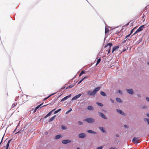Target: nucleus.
I'll list each match as a JSON object with an SVG mask.
<instances>
[{
	"label": "nucleus",
	"instance_id": "a878e982",
	"mask_svg": "<svg viewBox=\"0 0 149 149\" xmlns=\"http://www.w3.org/2000/svg\"><path fill=\"white\" fill-rule=\"evenodd\" d=\"M61 110V109H58V110L55 111L54 113V114H55L57 113H58V112L60 111Z\"/></svg>",
	"mask_w": 149,
	"mask_h": 149
},
{
	"label": "nucleus",
	"instance_id": "7c9ffc66",
	"mask_svg": "<svg viewBox=\"0 0 149 149\" xmlns=\"http://www.w3.org/2000/svg\"><path fill=\"white\" fill-rule=\"evenodd\" d=\"M54 94H51V95H49V96H48V97H47L46 98H45V99H43V100H45L47 99L48 98L50 97L52 95H53Z\"/></svg>",
	"mask_w": 149,
	"mask_h": 149
},
{
	"label": "nucleus",
	"instance_id": "13d9d810",
	"mask_svg": "<svg viewBox=\"0 0 149 149\" xmlns=\"http://www.w3.org/2000/svg\"><path fill=\"white\" fill-rule=\"evenodd\" d=\"M77 149H81L79 148L78 147L77 148Z\"/></svg>",
	"mask_w": 149,
	"mask_h": 149
},
{
	"label": "nucleus",
	"instance_id": "4d7b16f0",
	"mask_svg": "<svg viewBox=\"0 0 149 149\" xmlns=\"http://www.w3.org/2000/svg\"><path fill=\"white\" fill-rule=\"evenodd\" d=\"M48 104H46V105H43V106H42V107H45L46 106H47V105Z\"/></svg>",
	"mask_w": 149,
	"mask_h": 149
},
{
	"label": "nucleus",
	"instance_id": "c85d7f7f",
	"mask_svg": "<svg viewBox=\"0 0 149 149\" xmlns=\"http://www.w3.org/2000/svg\"><path fill=\"white\" fill-rule=\"evenodd\" d=\"M100 61H101L100 58H99V59H98L97 61V63L96 64V65H98L100 63Z\"/></svg>",
	"mask_w": 149,
	"mask_h": 149
},
{
	"label": "nucleus",
	"instance_id": "dca6fc26",
	"mask_svg": "<svg viewBox=\"0 0 149 149\" xmlns=\"http://www.w3.org/2000/svg\"><path fill=\"white\" fill-rule=\"evenodd\" d=\"M99 129L103 132H105L104 129L102 127H100Z\"/></svg>",
	"mask_w": 149,
	"mask_h": 149
},
{
	"label": "nucleus",
	"instance_id": "bf43d9fd",
	"mask_svg": "<svg viewBox=\"0 0 149 149\" xmlns=\"http://www.w3.org/2000/svg\"><path fill=\"white\" fill-rule=\"evenodd\" d=\"M129 23H128L127 24V25H129Z\"/></svg>",
	"mask_w": 149,
	"mask_h": 149
},
{
	"label": "nucleus",
	"instance_id": "5fc2aeb1",
	"mask_svg": "<svg viewBox=\"0 0 149 149\" xmlns=\"http://www.w3.org/2000/svg\"><path fill=\"white\" fill-rule=\"evenodd\" d=\"M37 109H36H36H35V110H34V112H36V111Z\"/></svg>",
	"mask_w": 149,
	"mask_h": 149
},
{
	"label": "nucleus",
	"instance_id": "8fccbe9b",
	"mask_svg": "<svg viewBox=\"0 0 149 149\" xmlns=\"http://www.w3.org/2000/svg\"><path fill=\"white\" fill-rule=\"evenodd\" d=\"M17 128H16L15 130H14V132H15V131H16V129H17Z\"/></svg>",
	"mask_w": 149,
	"mask_h": 149
},
{
	"label": "nucleus",
	"instance_id": "c756f323",
	"mask_svg": "<svg viewBox=\"0 0 149 149\" xmlns=\"http://www.w3.org/2000/svg\"><path fill=\"white\" fill-rule=\"evenodd\" d=\"M72 110V109L71 108H70L69 109V110L67 111L66 113H65V114H68V113L70 112Z\"/></svg>",
	"mask_w": 149,
	"mask_h": 149
},
{
	"label": "nucleus",
	"instance_id": "cd10ccee",
	"mask_svg": "<svg viewBox=\"0 0 149 149\" xmlns=\"http://www.w3.org/2000/svg\"><path fill=\"white\" fill-rule=\"evenodd\" d=\"M70 95L68 96H66L65 97H64L63 99H64V100H66V99H68V98L69 97H70Z\"/></svg>",
	"mask_w": 149,
	"mask_h": 149
},
{
	"label": "nucleus",
	"instance_id": "6ab92c4d",
	"mask_svg": "<svg viewBox=\"0 0 149 149\" xmlns=\"http://www.w3.org/2000/svg\"><path fill=\"white\" fill-rule=\"evenodd\" d=\"M87 132L90 133H93V134H95L96 133L95 132L91 130H87Z\"/></svg>",
	"mask_w": 149,
	"mask_h": 149
},
{
	"label": "nucleus",
	"instance_id": "6e6d98bb",
	"mask_svg": "<svg viewBox=\"0 0 149 149\" xmlns=\"http://www.w3.org/2000/svg\"><path fill=\"white\" fill-rule=\"evenodd\" d=\"M19 132H17L15 133V134H16L19 133Z\"/></svg>",
	"mask_w": 149,
	"mask_h": 149
},
{
	"label": "nucleus",
	"instance_id": "4468645a",
	"mask_svg": "<svg viewBox=\"0 0 149 149\" xmlns=\"http://www.w3.org/2000/svg\"><path fill=\"white\" fill-rule=\"evenodd\" d=\"M56 115H54V116H53L52 118H51L49 120V122H51L53 120L55 119L56 117Z\"/></svg>",
	"mask_w": 149,
	"mask_h": 149
},
{
	"label": "nucleus",
	"instance_id": "49530a36",
	"mask_svg": "<svg viewBox=\"0 0 149 149\" xmlns=\"http://www.w3.org/2000/svg\"><path fill=\"white\" fill-rule=\"evenodd\" d=\"M116 136L117 137H118L119 136V135L118 134H116Z\"/></svg>",
	"mask_w": 149,
	"mask_h": 149
},
{
	"label": "nucleus",
	"instance_id": "864d4df0",
	"mask_svg": "<svg viewBox=\"0 0 149 149\" xmlns=\"http://www.w3.org/2000/svg\"><path fill=\"white\" fill-rule=\"evenodd\" d=\"M65 88V86H64L63 88H62L63 89H64V88Z\"/></svg>",
	"mask_w": 149,
	"mask_h": 149
},
{
	"label": "nucleus",
	"instance_id": "2eb2a0df",
	"mask_svg": "<svg viewBox=\"0 0 149 149\" xmlns=\"http://www.w3.org/2000/svg\"><path fill=\"white\" fill-rule=\"evenodd\" d=\"M87 109L89 110H93V107L92 106H89L88 107Z\"/></svg>",
	"mask_w": 149,
	"mask_h": 149
},
{
	"label": "nucleus",
	"instance_id": "a211bd4d",
	"mask_svg": "<svg viewBox=\"0 0 149 149\" xmlns=\"http://www.w3.org/2000/svg\"><path fill=\"white\" fill-rule=\"evenodd\" d=\"M87 77H85L84 78H83L78 83V84H80L85 79L87 78Z\"/></svg>",
	"mask_w": 149,
	"mask_h": 149
},
{
	"label": "nucleus",
	"instance_id": "c9c22d12",
	"mask_svg": "<svg viewBox=\"0 0 149 149\" xmlns=\"http://www.w3.org/2000/svg\"><path fill=\"white\" fill-rule=\"evenodd\" d=\"M73 87V86H71V85H70L68 87H67L66 88V89H68V88H72V87Z\"/></svg>",
	"mask_w": 149,
	"mask_h": 149
},
{
	"label": "nucleus",
	"instance_id": "c03bdc74",
	"mask_svg": "<svg viewBox=\"0 0 149 149\" xmlns=\"http://www.w3.org/2000/svg\"><path fill=\"white\" fill-rule=\"evenodd\" d=\"M127 38L125 37V38H124V41H125L127 39Z\"/></svg>",
	"mask_w": 149,
	"mask_h": 149
},
{
	"label": "nucleus",
	"instance_id": "ea45409f",
	"mask_svg": "<svg viewBox=\"0 0 149 149\" xmlns=\"http://www.w3.org/2000/svg\"><path fill=\"white\" fill-rule=\"evenodd\" d=\"M131 33H130L128 35H127L126 36V37L127 38H128L130 35Z\"/></svg>",
	"mask_w": 149,
	"mask_h": 149
},
{
	"label": "nucleus",
	"instance_id": "1a4fd4ad",
	"mask_svg": "<svg viewBox=\"0 0 149 149\" xmlns=\"http://www.w3.org/2000/svg\"><path fill=\"white\" fill-rule=\"evenodd\" d=\"M144 25H142L140 27L137 29V30L139 32L142 31L143 30V29L144 28Z\"/></svg>",
	"mask_w": 149,
	"mask_h": 149
},
{
	"label": "nucleus",
	"instance_id": "473e14b6",
	"mask_svg": "<svg viewBox=\"0 0 149 149\" xmlns=\"http://www.w3.org/2000/svg\"><path fill=\"white\" fill-rule=\"evenodd\" d=\"M61 128L63 130H65L66 129V127L63 125H62Z\"/></svg>",
	"mask_w": 149,
	"mask_h": 149
},
{
	"label": "nucleus",
	"instance_id": "aec40b11",
	"mask_svg": "<svg viewBox=\"0 0 149 149\" xmlns=\"http://www.w3.org/2000/svg\"><path fill=\"white\" fill-rule=\"evenodd\" d=\"M61 137V135H57L55 137V139H57L60 138Z\"/></svg>",
	"mask_w": 149,
	"mask_h": 149
},
{
	"label": "nucleus",
	"instance_id": "7ed1b4c3",
	"mask_svg": "<svg viewBox=\"0 0 149 149\" xmlns=\"http://www.w3.org/2000/svg\"><path fill=\"white\" fill-rule=\"evenodd\" d=\"M85 120L90 123H92L95 121V120L94 119L91 118H87Z\"/></svg>",
	"mask_w": 149,
	"mask_h": 149
},
{
	"label": "nucleus",
	"instance_id": "393cba45",
	"mask_svg": "<svg viewBox=\"0 0 149 149\" xmlns=\"http://www.w3.org/2000/svg\"><path fill=\"white\" fill-rule=\"evenodd\" d=\"M145 121H147L148 122V124L149 125V119L147 118H145L144 119Z\"/></svg>",
	"mask_w": 149,
	"mask_h": 149
},
{
	"label": "nucleus",
	"instance_id": "de8ad7c7",
	"mask_svg": "<svg viewBox=\"0 0 149 149\" xmlns=\"http://www.w3.org/2000/svg\"><path fill=\"white\" fill-rule=\"evenodd\" d=\"M64 100H64V99H63H63H61V101H64Z\"/></svg>",
	"mask_w": 149,
	"mask_h": 149
},
{
	"label": "nucleus",
	"instance_id": "b1692460",
	"mask_svg": "<svg viewBox=\"0 0 149 149\" xmlns=\"http://www.w3.org/2000/svg\"><path fill=\"white\" fill-rule=\"evenodd\" d=\"M105 33H109V30L107 28H105Z\"/></svg>",
	"mask_w": 149,
	"mask_h": 149
},
{
	"label": "nucleus",
	"instance_id": "ddd939ff",
	"mask_svg": "<svg viewBox=\"0 0 149 149\" xmlns=\"http://www.w3.org/2000/svg\"><path fill=\"white\" fill-rule=\"evenodd\" d=\"M117 111L118 113L120 114H121L123 115H124L125 114V113L120 110L117 109Z\"/></svg>",
	"mask_w": 149,
	"mask_h": 149
},
{
	"label": "nucleus",
	"instance_id": "f257e3e1",
	"mask_svg": "<svg viewBox=\"0 0 149 149\" xmlns=\"http://www.w3.org/2000/svg\"><path fill=\"white\" fill-rule=\"evenodd\" d=\"M100 89V87H97L95 88L92 92L91 91H87V94L90 96H93L95 95L97 91H98Z\"/></svg>",
	"mask_w": 149,
	"mask_h": 149
},
{
	"label": "nucleus",
	"instance_id": "37998d69",
	"mask_svg": "<svg viewBox=\"0 0 149 149\" xmlns=\"http://www.w3.org/2000/svg\"><path fill=\"white\" fill-rule=\"evenodd\" d=\"M146 100L148 101H149V98L147 97H146Z\"/></svg>",
	"mask_w": 149,
	"mask_h": 149
},
{
	"label": "nucleus",
	"instance_id": "e2e57ef3",
	"mask_svg": "<svg viewBox=\"0 0 149 149\" xmlns=\"http://www.w3.org/2000/svg\"><path fill=\"white\" fill-rule=\"evenodd\" d=\"M148 136H149V135H148Z\"/></svg>",
	"mask_w": 149,
	"mask_h": 149
},
{
	"label": "nucleus",
	"instance_id": "412c9836",
	"mask_svg": "<svg viewBox=\"0 0 149 149\" xmlns=\"http://www.w3.org/2000/svg\"><path fill=\"white\" fill-rule=\"evenodd\" d=\"M17 104V103H15L13 104L11 108L12 109V108H14L15 106H16Z\"/></svg>",
	"mask_w": 149,
	"mask_h": 149
},
{
	"label": "nucleus",
	"instance_id": "f3484780",
	"mask_svg": "<svg viewBox=\"0 0 149 149\" xmlns=\"http://www.w3.org/2000/svg\"><path fill=\"white\" fill-rule=\"evenodd\" d=\"M116 100L117 102H122V100L121 99L119 98H117L116 99Z\"/></svg>",
	"mask_w": 149,
	"mask_h": 149
},
{
	"label": "nucleus",
	"instance_id": "9d476101",
	"mask_svg": "<svg viewBox=\"0 0 149 149\" xmlns=\"http://www.w3.org/2000/svg\"><path fill=\"white\" fill-rule=\"evenodd\" d=\"M98 114L100 115V116H101L103 118L105 119H107V118L105 116V115H104V114L103 113H101V112H99L98 113Z\"/></svg>",
	"mask_w": 149,
	"mask_h": 149
},
{
	"label": "nucleus",
	"instance_id": "6e6552de",
	"mask_svg": "<svg viewBox=\"0 0 149 149\" xmlns=\"http://www.w3.org/2000/svg\"><path fill=\"white\" fill-rule=\"evenodd\" d=\"M85 136V134L84 133H81L79 135V137L80 138H84Z\"/></svg>",
	"mask_w": 149,
	"mask_h": 149
},
{
	"label": "nucleus",
	"instance_id": "58836bf2",
	"mask_svg": "<svg viewBox=\"0 0 149 149\" xmlns=\"http://www.w3.org/2000/svg\"><path fill=\"white\" fill-rule=\"evenodd\" d=\"M134 28L132 29L131 30V32H130V33H131V34L133 33V31L134 30Z\"/></svg>",
	"mask_w": 149,
	"mask_h": 149
},
{
	"label": "nucleus",
	"instance_id": "0eeeda50",
	"mask_svg": "<svg viewBox=\"0 0 149 149\" xmlns=\"http://www.w3.org/2000/svg\"><path fill=\"white\" fill-rule=\"evenodd\" d=\"M71 141L70 140H65L62 141V143L64 144H66L68 143L71 142Z\"/></svg>",
	"mask_w": 149,
	"mask_h": 149
},
{
	"label": "nucleus",
	"instance_id": "3c124183",
	"mask_svg": "<svg viewBox=\"0 0 149 149\" xmlns=\"http://www.w3.org/2000/svg\"><path fill=\"white\" fill-rule=\"evenodd\" d=\"M124 126H125V127H127V125H124Z\"/></svg>",
	"mask_w": 149,
	"mask_h": 149
},
{
	"label": "nucleus",
	"instance_id": "603ef678",
	"mask_svg": "<svg viewBox=\"0 0 149 149\" xmlns=\"http://www.w3.org/2000/svg\"><path fill=\"white\" fill-rule=\"evenodd\" d=\"M138 96L139 97H140V94H138Z\"/></svg>",
	"mask_w": 149,
	"mask_h": 149
},
{
	"label": "nucleus",
	"instance_id": "423d86ee",
	"mask_svg": "<svg viewBox=\"0 0 149 149\" xmlns=\"http://www.w3.org/2000/svg\"><path fill=\"white\" fill-rule=\"evenodd\" d=\"M81 94H78V95H76V96L73 97L72 100H76L79 97L81 96Z\"/></svg>",
	"mask_w": 149,
	"mask_h": 149
},
{
	"label": "nucleus",
	"instance_id": "4c0bfd02",
	"mask_svg": "<svg viewBox=\"0 0 149 149\" xmlns=\"http://www.w3.org/2000/svg\"><path fill=\"white\" fill-rule=\"evenodd\" d=\"M139 32L137 30L133 34V35H135L137 33Z\"/></svg>",
	"mask_w": 149,
	"mask_h": 149
},
{
	"label": "nucleus",
	"instance_id": "4be33fe9",
	"mask_svg": "<svg viewBox=\"0 0 149 149\" xmlns=\"http://www.w3.org/2000/svg\"><path fill=\"white\" fill-rule=\"evenodd\" d=\"M100 94L104 96H105L106 95L105 93L103 91L101 92Z\"/></svg>",
	"mask_w": 149,
	"mask_h": 149
},
{
	"label": "nucleus",
	"instance_id": "680f3d73",
	"mask_svg": "<svg viewBox=\"0 0 149 149\" xmlns=\"http://www.w3.org/2000/svg\"><path fill=\"white\" fill-rule=\"evenodd\" d=\"M119 93H120V91H119Z\"/></svg>",
	"mask_w": 149,
	"mask_h": 149
},
{
	"label": "nucleus",
	"instance_id": "a19ab883",
	"mask_svg": "<svg viewBox=\"0 0 149 149\" xmlns=\"http://www.w3.org/2000/svg\"><path fill=\"white\" fill-rule=\"evenodd\" d=\"M110 101L113 103L114 102L113 100L111 99H110Z\"/></svg>",
	"mask_w": 149,
	"mask_h": 149
},
{
	"label": "nucleus",
	"instance_id": "a18cd8bd",
	"mask_svg": "<svg viewBox=\"0 0 149 149\" xmlns=\"http://www.w3.org/2000/svg\"><path fill=\"white\" fill-rule=\"evenodd\" d=\"M9 147V146H7L6 145V149H8V148Z\"/></svg>",
	"mask_w": 149,
	"mask_h": 149
},
{
	"label": "nucleus",
	"instance_id": "72a5a7b5",
	"mask_svg": "<svg viewBox=\"0 0 149 149\" xmlns=\"http://www.w3.org/2000/svg\"><path fill=\"white\" fill-rule=\"evenodd\" d=\"M11 141V140H8L7 144H6V145L7 146H9V144H10V141Z\"/></svg>",
	"mask_w": 149,
	"mask_h": 149
},
{
	"label": "nucleus",
	"instance_id": "5701e85b",
	"mask_svg": "<svg viewBox=\"0 0 149 149\" xmlns=\"http://www.w3.org/2000/svg\"><path fill=\"white\" fill-rule=\"evenodd\" d=\"M85 73V72L83 71V70H82V71L80 74L79 75V77H81L83 74H84Z\"/></svg>",
	"mask_w": 149,
	"mask_h": 149
},
{
	"label": "nucleus",
	"instance_id": "f8f14e48",
	"mask_svg": "<svg viewBox=\"0 0 149 149\" xmlns=\"http://www.w3.org/2000/svg\"><path fill=\"white\" fill-rule=\"evenodd\" d=\"M55 109L52 110L51 111L49 112L45 117V118L49 116H50L51 115V114L52 113V112L54 111L55 110Z\"/></svg>",
	"mask_w": 149,
	"mask_h": 149
},
{
	"label": "nucleus",
	"instance_id": "2f4dec72",
	"mask_svg": "<svg viewBox=\"0 0 149 149\" xmlns=\"http://www.w3.org/2000/svg\"><path fill=\"white\" fill-rule=\"evenodd\" d=\"M43 104V103H42L40 104V105H39L38 106H37L36 108V109H38L42 104Z\"/></svg>",
	"mask_w": 149,
	"mask_h": 149
},
{
	"label": "nucleus",
	"instance_id": "20e7f679",
	"mask_svg": "<svg viewBox=\"0 0 149 149\" xmlns=\"http://www.w3.org/2000/svg\"><path fill=\"white\" fill-rule=\"evenodd\" d=\"M139 140V138L134 137L132 140V141L134 142L136 144H137L138 143Z\"/></svg>",
	"mask_w": 149,
	"mask_h": 149
},
{
	"label": "nucleus",
	"instance_id": "09e8293b",
	"mask_svg": "<svg viewBox=\"0 0 149 149\" xmlns=\"http://www.w3.org/2000/svg\"><path fill=\"white\" fill-rule=\"evenodd\" d=\"M147 116H148V117H149V113H148L147 114Z\"/></svg>",
	"mask_w": 149,
	"mask_h": 149
},
{
	"label": "nucleus",
	"instance_id": "f704fd0d",
	"mask_svg": "<svg viewBox=\"0 0 149 149\" xmlns=\"http://www.w3.org/2000/svg\"><path fill=\"white\" fill-rule=\"evenodd\" d=\"M103 147L102 146H100V147H98L96 149H102L103 148Z\"/></svg>",
	"mask_w": 149,
	"mask_h": 149
},
{
	"label": "nucleus",
	"instance_id": "39448f33",
	"mask_svg": "<svg viewBox=\"0 0 149 149\" xmlns=\"http://www.w3.org/2000/svg\"><path fill=\"white\" fill-rule=\"evenodd\" d=\"M119 46H115L113 47L112 49V53H113L115 51L118 49L119 48Z\"/></svg>",
	"mask_w": 149,
	"mask_h": 149
},
{
	"label": "nucleus",
	"instance_id": "f03ea898",
	"mask_svg": "<svg viewBox=\"0 0 149 149\" xmlns=\"http://www.w3.org/2000/svg\"><path fill=\"white\" fill-rule=\"evenodd\" d=\"M113 45L112 43H108L106 46H105V47H109L108 50H106L107 51H108L107 54H108L111 52V46Z\"/></svg>",
	"mask_w": 149,
	"mask_h": 149
},
{
	"label": "nucleus",
	"instance_id": "e433bc0d",
	"mask_svg": "<svg viewBox=\"0 0 149 149\" xmlns=\"http://www.w3.org/2000/svg\"><path fill=\"white\" fill-rule=\"evenodd\" d=\"M78 123L80 125H82L83 124V123L80 121H78Z\"/></svg>",
	"mask_w": 149,
	"mask_h": 149
},
{
	"label": "nucleus",
	"instance_id": "9b49d317",
	"mask_svg": "<svg viewBox=\"0 0 149 149\" xmlns=\"http://www.w3.org/2000/svg\"><path fill=\"white\" fill-rule=\"evenodd\" d=\"M126 91L129 93L130 94H132L133 93V90L132 89H127Z\"/></svg>",
	"mask_w": 149,
	"mask_h": 149
},
{
	"label": "nucleus",
	"instance_id": "79ce46f5",
	"mask_svg": "<svg viewBox=\"0 0 149 149\" xmlns=\"http://www.w3.org/2000/svg\"><path fill=\"white\" fill-rule=\"evenodd\" d=\"M110 149H117L116 148L113 147H111Z\"/></svg>",
	"mask_w": 149,
	"mask_h": 149
},
{
	"label": "nucleus",
	"instance_id": "bb28decb",
	"mask_svg": "<svg viewBox=\"0 0 149 149\" xmlns=\"http://www.w3.org/2000/svg\"><path fill=\"white\" fill-rule=\"evenodd\" d=\"M97 104L100 107H102L103 105V104L99 102H97Z\"/></svg>",
	"mask_w": 149,
	"mask_h": 149
},
{
	"label": "nucleus",
	"instance_id": "052dcab7",
	"mask_svg": "<svg viewBox=\"0 0 149 149\" xmlns=\"http://www.w3.org/2000/svg\"><path fill=\"white\" fill-rule=\"evenodd\" d=\"M148 64L149 65V62L148 63Z\"/></svg>",
	"mask_w": 149,
	"mask_h": 149
}]
</instances>
